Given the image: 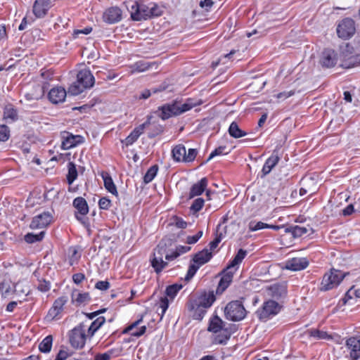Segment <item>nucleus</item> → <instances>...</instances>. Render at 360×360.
Masks as SVG:
<instances>
[{
  "mask_svg": "<svg viewBox=\"0 0 360 360\" xmlns=\"http://www.w3.org/2000/svg\"><path fill=\"white\" fill-rule=\"evenodd\" d=\"M216 300L213 291L204 292L197 298L188 302V310L193 319L201 321L205 316L207 309L210 308Z\"/></svg>",
  "mask_w": 360,
  "mask_h": 360,
  "instance_id": "obj_1",
  "label": "nucleus"
},
{
  "mask_svg": "<svg viewBox=\"0 0 360 360\" xmlns=\"http://www.w3.org/2000/svg\"><path fill=\"white\" fill-rule=\"evenodd\" d=\"M200 104V101L191 98L186 99L184 103L179 101L166 103L158 108V110L160 112L159 116L162 120H165L173 116H178L186 112Z\"/></svg>",
  "mask_w": 360,
  "mask_h": 360,
  "instance_id": "obj_2",
  "label": "nucleus"
},
{
  "mask_svg": "<svg viewBox=\"0 0 360 360\" xmlns=\"http://www.w3.org/2000/svg\"><path fill=\"white\" fill-rule=\"evenodd\" d=\"M161 13L160 8L155 4H145L143 2H136L131 6V17L134 20L139 21L159 16Z\"/></svg>",
  "mask_w": 360,
  "mask_h": 360,
  "instance_id": "obj_3",
  "label": "nucleus"
},
{
  "mask_svg": "<svg viewBox=\"0 0 360 360\" xmlns=\"http://www.w3.org/2000/svg\"><path fill=\"white\" fill-rule=\"evenodd\" d=\"M212 257V252L207 249H203L202 251L196 253L192 259V262L188 266L185 279L188 281L192 278L196 274L199 268L203 264L208 262Z\"/></svg>",
  "mask_w": 360,
  "mask_h": 360,
  "instance_id": "obj_4",
  "label": "nucleus"
},
{
  "mask_svg": "<svg viewBox=\"0 0 360 360\" xmlns=\"http://www.w3.org/2000/svg\"><path fill=\"white\" fill-rule=\"evenodd\" d=\"M89 333H86V326L81 323L69 332V341L71 346L75 349H82L85 345Z\"/></svg>",
  "mask_w": 360,
  "mask_h": 360,
  "instance_id": "obj_5",
  "label": "nucleus"
},
{
  "mask_svg": "<svg viewBox=\"0 0 360 360\" xmlns=\"http://www.w3.org/2000/svg\"><path fill=\"white\" fill-rule=\"evenodd\" d=\"M347 274L348 273L332 269L329 272L324 274L321 283L320 290L327 291L337 287Z\"/></svg>",
  "mask_w": 360,
  "mask_h": 360,
  "instance_id": "obj_6",
  "label": "nucleus"
},
{
  "mask_svg": "<svg viewBox=\"0 0 360 360\" xmlns=\"http://www.w3.org/2000/svg\"><path fill=\"white\" fill-rule=\"evenodd\" d=\"M224 314L228 320L240 321L245 318L247 311L241 301L234 300L226 304L224 309Z\"/></svg>",
  "mask_w": 360,
  "mask_h": 360,
  "instance_id": "obj_7",
  "label": "nucleus"
},
{
  "mask_svg": "<svg viewBox=\"0 0 360 360\" xmlns=\"http://www.w3.org/2000/svg\"><path fill=\"white\" fill-rule=\"evenodd\" d=\"M281 308L278 302L269 300L264 302L262 307L257 309V314L260 320L266 321L278 314Z\"/></svg>",
  "mask_w": 360,
  "mask_h": 360,
  "instance_id": "obj_8",
  "label": "nucleus"
},
{
  "mask_svg": "<svg viewBox=\"0 0 360 360\" xmlns=\"http://www.w3.org/2000/svg\"><path fill=\"white\" fill-rule=\"evenodd\" d=\"M68 302V297L67 296L58 297L53 302V306L49 309L45 319L47 321L60 319L61 318V313L63 310V307Z\"/></svg>",
  "mask_w": 360,
  "mask_h": 360,
  "instance_id": "obj_9",
  "label": "nucleus"
},
{
  "mask_svg": "<svg viewBox=\"0 0 360 360\" xmlns=\"http://www.w3.org/2000/svg\"><path fill=\"white\" fill-rule=\"evenodd\" d=\"M355 32L354 21L352 18L343 19L338 25L337 33L340 38L347 39Z\"/></svg>",
  "mask_w": 360,
  "mask_h": 360,
  "instance_id": "obj_10",
  "label": "nucleus"
},
{
  "mask_svg": "<svg viewBox=\"0 0 360 360\" xmlns=\"http://www.w3.org/2000/svg\"><path fill=\"white\" fill-rule=\"evenodd\" d=\"M53 220V215L50 212H43L34 216L30 224L31 229H41L47 227Z\"/></svg>",
  "mask_w": 360,
  "mask_h": 360,
  "instance_id": "obj_11",
  "label": "nucleus"
},
{
  "mask_svg": "<svg viewBox=\"0 0 360 360\" xmlns=\"http://www.w3.org/2000/svg\"><path fill=\"white\" fill-rule=\"evenodd\" d=\"M345 347L350 360H359L360 359V335L350 337L347 339Z\"/></svg>",
  "mask_w": 360,
  "mask_h": 360,
  "instance_id": "obj_12",
  "label": "nucleus"
},
{
  "mask_svg": "<svg viewBox=\"0 0 360 360\" xmlns=\"http://www.w3.org/2000/svg\"><path fill=\"white\" fill-rule=\"evenodd\" d=\"M72 205L77 210L75 214L76 219L84 224V216L89 212V206L86 200L82 197H77L74 199Z\"/></svg>",
  "mask_w": 360,
  "mask_h": 360,
  "instance_id": "obj_13",
  "label": "nucleus"
},
{
  "mask_svg": "<svg viewBox=\"0 0 360 360\" xmlns=\"http://www.w3.org/2000/svg\"><path fill=\"white\" fill-rule=\"evenodd\" d=\"M62 139L61 148L64 150L72 148L84 142L82 136L73 135L69 132H64Z\"/></svg>",
  "mask_w": 360,
  "mask_h": 360,
  "instance_id": "obj_14",
  "label": "nucleus"
},
{
  "mask_svg": "<svg viewBox=\"0 0 360 360\" xmlns=\"http://www.w3.org/2000/svg\"><path fill=\"white\" fill-rule=\"evenodd\" d=\"M143 316L141 315L138 320L129 324L123 330L122 333H128L136 338H139L143 335L146 331V326H142L139 328L138 327L139 325L143 321Z\"/></svg>",
  "mask_w": 360,
  "mask_h": 360,
  "instance_id": "obj_15",
  "label": "nucleus"
},
{
  "mask_svg": "<svg viewBox=\"0 0 360 360\" xmlns=\"http://www.w3.org/2000/svg\"><path fill=\"white\" fill-rule=\"evenodd\" d=\"M308 265L309 261L305 257H293L285 262V268L293 271L303 270Z\"/></svg>",
  "mask_w": 360,
  "mask_h": 360,
  "instance_id": "obj_16",
  "label": "nucleus"
},
{
  "mask_svg": "<svg viewBox=\"0 0 360 360\" xmlns=\"http://www.w3.org/2000/svg\"><path fill=\"white\" fill-rule=\"evenodd\" d=\"M51 7L50 0H35L33 5V13L37 18H44Z\"/></svg>",
  "mask_w": 360,
  "mask_h": 360,
  "instance_id": "obj_17",
  "label": "nucleus"
},
{
  "mask_svg": "<svg viewBox=\"0 0 360 360\" xmlns=\"http://www.w3.org/2000/svg\"><path fill=\"white\" fill-rule=\"evenodd\" d=\"M103 18L108 24H114L122 20V11L118 7H110L103 13Z\"/></svg>",
  "mask_w": 360,
  "mask_h": 360,
  "instance_id": "obj_18",
  "label": "nucleus"
},
{
  "mask_svg": "<svg viewBox=\"0 0 360 360\" xmlns=\"http://www.w3.org/2000/svg\"><path fill=\"white\" fill-rule=\"evenodd\" d=\"M67 93L65 89L61 86L52 88L48 94L49 100L53 104L63 103L65 100Z\"/></svg>",
  "mask_w": 360,
  "mask_h": 360,
  "instance_id": "obj_19",
  "label": "nucleus"
},
{
  "mask_svg": "<svg viewBox=\"0 0 360 360\" xmlns=\"http://www.w3.org/2000/svg\"><path fill=\"white\" fill-rule=\"evenodd\" d=\"M77 81L85 88L89 89L94 86L95 79L91 71L84 69L77 73Z\"/></svg>",
  "mask_w": 360,
  "mask_h": 360,
  "instance_id": "obj_20",
  "label": "nucleus"
},
{
  "mask_svg": "<svg viewBox=\"0 0 360 360\" xmlns=\"http://www.w3.org/2000/svg\"><path fill=\"white\" fill-rule=\"evenodd\" d=\"M233 276V271L232 269H228V267L223 272L222 276L219 282L217 292L221 293L223 292L230 285L232 281Z\"/></svg>",
  "mask_w": 360,
  "mask_h": 360,
  "instance_id": "obj_21",
  "label": "nucleus"
},
{
  "mask_svg": "<svg viewBox=\"0 0 360 360\" xmlns=\"http://www.w3.org/2000/svg\"><path fill=\"white\" fill-rule=\"evenodd\" d=\"M287 288L285 284L274 283L267 288V294L275 299H280L285 296Z\"/></svg>",
  "mask_w": 360,
  "mask_h": 360,
  "instance_id": "obj_22",
  "label": "nucleus"
},
{
  "mask_svg": "<svg viewBox=\"0 0 360 360\" xmlns=\"http://www.w3.org/2000/svg\"><path fill=\"white\" fill-rule=\"evenodd\" d=\"M45 86L35 85L32 89L25 94V98L28 101H38L43 98L45 94Z\"/></svg>",
  "mask_w": 360,
  "mask_h": 360,
  "instance_id": "obj_23",
  "label": "nucleus"
},
{
  "mask_svg": "<svg viewBox=\"0 0 360 360\" xmlns=\"http://www.w3.org/2000/svg\"><path fill=\"white\" fill-rule=\"evenodd\" d=\"M280 160L281 157L278 155V152L274 150L263 165L262 169L263 176L269 174Z\"/></svg>",
  "mask_w": 360,
  "mask_h": 360,
  "instance_id": "obj_24",
  "label": "nucleus"
},
{
  "mask_svg": "<svg viewBox=\"0 0 360 360\" xmlns=\"http://www.w3.org/2000/svg\"><path fill=\"white\" fill-rule=\"evenodd\" d=\"M145 125V124H142L139 127L134 128V130L129 134V136L124 140H122V143L126 147L132 145L143 133Z\"/></svg>",
  "mask_w": 360,
  "mask_h": 360,
  "instance_id": "obj_25",
  "label": "nucleus"
},
{
  "mask_svg": "<svg viewBox=\"0 0 360 360\" xmlns=\"http://www.w3.org/2000/svg\"><path fill=\"white\" fill-rule=\"evenodd\" d=\"M207 184L208 181L205 177L201 179L196 184H194L191 188L189 197L191 198L201 195L205 191Z\"/></svg>",
  "mask_w": 360,
  "mask_h": 360,
  "instance_id": "obj_26",
  "label": "nucleus"
},
{
  "mask_svg": "<svg viewBox=\"0 0 360 360\" xmlns=\"http://www.w3.org/2000/svg\"><path fill=\"white\" fill-rule=\"evenodd\" d=\"M337 58L335 53L332 50H325L322 53L321 63L323 66L330 68L336 64Z\"/></svg>",
  "mask_w": 360,
  "mask_h": 360,
  "instance_id": "obj_27",
  "label": "nucleus"
},
{
  "mask_svg": "<svg viewBox=\"0 0 360 360\" xmlns=\"http://www.w3.org/2000/svg\"><path fill=\"white\" fill-rule=\"evenodd\" d=\"M103 183L105 188L110 193H112L114 195H117L118 193L117 191V187L115 184L113 182V180L112 177L110 176V174L106 172H103L101 174Z\"/></svg>",
  "mask_w": 360,
  "mask_h": 360,
  "instance_id": "obj_28",
  "label": "nucleus"
},
{
  "mask_svg": "<svg viewBox=\"0 0 360 360\" xmlns=\"http://www.w3.org/2000/svg\"><path fill=\"white\" fill-rule=\"evenodd\" d=\"M172 156L176 162H185L186 147L182 144L175 146L172 150Z\"/></svg>",
  "mask_w": 360,
  "mask_h": 360,
  "instance_id": "obj_29",
  "label": "nucleus"
},
{
  "mask_svg": "<svg viewBox=\"0 0 360 360\" xmlns=\"http://www.w3.org/2000/svg\"><path fill=\"white\" fill-rule=\"evenodd\" d=\"M225 328V322L222 321L218 316H214L210 321V324L208 326V330L214 333H218Z\"/></svg>",
  "mask_w": 360,
  "mask_h": 360,
  "instance_id": "obj_30",
  "label": "nucleus"
},
{
  "mask_svg": "<svg viewBox=\"0 0 360 360\" xmlns=\"http://www.w3.org/2000/svg\"><path fill=\"white\" fill-rule=\"evenodd\" d=\"M216 335L213 340V343L225 345L231 338L232 332L228 328H224Z\"/></svg>",
  "mask_w": 360,
  "mask_h": 360,
  "instance_id": "obj_31",
  "label": "nucleus"
},
{
  "mask_svg": "<svg viewBox=\"0 0 360 360\" xmlns=\"http://www.w3.org/2000/svg\"><path fill=\"white\" fill-rule=\"evenodd\" d=\"M4 119L13 122L18 119L17 109L12 105L8 104L4 109Z\"/></svg>",
  "mask_w": 360,
  "mask_h": 360,
  "instance_id": "obj_32",
  "label": "nucleus"
},
{
  "mask_svg": "<svg viewBox=\"0 0 360 360\" xmlns=\"http://www.w3.org/2000/svg\"><path fill=\"white\" fill-rule=\"evenodd\" d=\"M105 321V319L103 316H99L95 319L88 328L86 327L89 338L94 335L95 333L104 324Z\"/></svg>",
  "mask_w": 360,
  "mask_h": 360,
  "instance_id": "obj_33",
  "label": "nucleus"
},
{
  "mask_svg": "<svg viewBox=\"0 0 360 360\" xmlns=\"http://www.w3.org/2000/svg\"><path fill=\"white\" fill-rule=\"evenodd\" d=\"M151 266L157 274L160 273L162 269L167 265V263L163 261L162 257H157L155 253L153 254V257L150 260Z\"/></svg>",
  "mask_w": 360,
  "mask_h": 360,
  "instance_id": "obj_34",
  "label": "nucleus"
},
{
  "mask_svg": "<svg viewBox=\"0 0 360 360\" xmlns=\"http://www.w3.org/2000/svg\"><path fill=\"white\" fill-rule=\"evenodd\" d=\"M91 300L90 295L88 292H73L72 294V302L77 303V304L80 305L82 304H86L89 302Z\"/></svg>",
  "mask_w": 360,
  "mask_h": 360,
  "instance_id": "obj_35",
  "label": "nucleus"
},
{
  "mask_svg": "<svg viewBox=\"0 0 360 360\" xmlns=\"http://www.w3.org/2000/svg\"><path fill=\"white\" fill-rule=\"evenodd\" d=\"M229 133L231 136L235 139H238L245 136L247 133L240 129L238 124L236 122H231L229 128Z\"/></svg>",
  "mask_w": 360,
  "mask_h": 360,
  "instance_id": "obj_36",
  "label": "nucleus"
},
{
  "mask_svg": "<svg viewBox=\"0 0 360 360\" xmlns=\"http://www.w3.org/2000/svg\"><path fill=\"white\" fill-rule=\"evenodd\" d=\"M308 229L298 225L291 226L285 229V232L290 233L294 238H299L306 234Z\"/></svg>",
  "mask_w": 360,
  "mask_h": 360,
  "instance_id": "obj_37",
  "label": "nucleus"
},
{
  "mask_svg": "<svg viewBox=\"0 0 360 360\" xmlns=\"http://www.w3.org/2000/svg\"><path fill=\"white\" fill-rule=\"evenodd\" d=\"M247 251L243 249H240L233 259L230 262V264L228 265V269H232L236 266H238L240 263L242 262L243 259L247 255Z\"/></svg>",
  "mask_w": 360,
  "mask_h": 360,
  "instance_id": "obj_38",
  "label": "nucleus"
},
{
  "mask_svg": "<svg viewBox=\"0 0 360 360\" xmlns=\"http://www.w3.org/2000/svg\"><path fill=\"white\" fill-rule=\"evenodd\" d=\"M182 288L181 284H173L167 287L165 290V297H167L171 302L173 301L174 298L176 296L177 293Z\"/></svg>",
  "mask_w": 360,
  "mask_h": 360,
  "instance_id": "obj_39",
  "label": "nucleus"
},
{
  "mask_svg": "<svg viewBox=\"0 0 360 360\" xmlns=\"http://www.w3.org/2000/svg\"><path fill=\"white\" fill-rule=\"evenodd\" d=\"M45 233L46 232L44 231H42L37 234L27 233L25 235L24 239L25 241L29 244L34 243L36 242L41 241L44 238Z\"/></svg>",
  "mask_w": 360,
  "mask_h": 360,
  "instance_id": "obj_40",
  "label": "nucleus"
},
{
  "mask_svg": "<svg viewBox=\"0 0 360 360\" xmlns=\"http://www.w3.org/2000/svg\"><path fill=\"white\" fill-rule=\"evenodd\" d=\"M53 337L51 335H47L39 345V349L43 353H49L52 347Z\"/></svg>",
  "mask_w": 360,
  "mask_h": 360,
  "instance_id": "obj_41",
  "label": "nucleus"
},
{
  "mask_svg": "<svg viewBox=\"0 0 360 360\" xmlns=\"http://www.w3.org/2000/svg\"><path fill=\"white\" fill-rule=\"evenodd\" d=\"M68 172L67 174V181L71 185L77 177V170L74 162H70L68 164Z\"/></svg>",
  "mask_w": 360,
  "mask_h": 360,
  "instance_id": "obj_42",
  "label": "nucleus"
},
{
  "mask_svg": "<svg viewBox=\"0 0 360 360\" xmlns=\"http://www.w3.org/2000/svg\"><path fill=\"white\" fill-rule=\"evenodd\" d=\"M309 335L316 340H330L332 335L326 331L319 330L318 329H311L309 330Z\"/></svg>",
  "mask_w": 360,
  "mask_h": 360,
  "instance_id": "obj_43",
  "label": "nucleus"
},
{
  "mask_svg": "<svg viewBox=\"0 0 360 360\" xmlns=\"http://www.w3.org/2000/svg\"><path fill=\"white\" fill-rule=\"evenodd\" d=\"M158 171V166L157 165H154L151 166L146 172L143 176V181L145 184H148L151 182L155 176L157 175Z\"/></svg>",
  "mask_w": 360,
  "mask_h": 360,
  "instance_id": "obj_44",
  "label": "nucleus"
},
{
  "mask_svg": "<svg viewBox=\"0 0 360 360\" xmlns=\"http://www.w3.org/2000/svg\"><path fill=\"white\" fill-rule=\"evenodd\" d=\"M353 295L356 297L360 298V288L353 286L345 294V297L342 299L343 303L346 304L349 302V300L352 299Z\"/></svg>",
  "mask_w": 360,
  "mask_h": 360,
  "instance_id": "obj_45",
  "label": "nucleus"
},
{
  "mask_svg": "<svg viewBox=\"0 0 360 360\" xmlns=\"http://www.w3.org/2000/svg\"><path fill=\"white\" fill-rule=\"evenodd\" d=\"M11 292L12 289L9 281H4L0 283V295L2 297H8Z\"/></svg>",
  "mask_w": 360,
  "mask_h": 360,
  "instance_id": "obj_46",
  "label": "nucleus"
},
{
  "mask_svg": "<svg viewBox=\"0 0 360 360\" xmlns=\"http://www.w3.org/2000/svg\"><path fill=\"white\" fill-rule=\"evenodd\" d=\"M229 153H230V150H227V147L226 146H219L218 148H215L210 154V155L207 160V162L210 161V160H212L213 158H214L216 156L227 155Z\"/></svg>",
  "mask_w": 360,
  "mask_h": 360,
  "instance_id": "obj_47",
  "label": "nucleus"
},
{
  "mask_svg": "<svg viewBox=\"0 0 360 360\" xmlns=\"http://www.w3.org/2000/svg\"><path fill=\"white\" fill-rule=\"evenodd\" d=\"M85 89H86V88L81 85L80 83L78 82V81H76L70 85V86L68 89V92L71 95L77 96L82 93Z\"/></svg>",
  "mask_w": 360,
  "mask_h": 360,
  "instance_id": "obj_48",
  "label": "nucleus"
},
{
  "mask_svg": "<svg viewBox=\"0 0 360 360\" xmlns=\"http://www.w3.org/2000/svg\"><path fill=\"white\" fill-rule=\"evenodd\" d=\"M170 302L171 300H169L167 297H162L160 299L159 308L161 309V312L158 314L160 316V319L163 318L165 312L167 311L169 307Z\"/></svg>",
  "mask_w": 360,
  "mask_h": 360,
  "instance_id": "obj_49",
  "label": "nucleus"
},
{
  "mask_svg": "<svg viewBox=\"0 0 360 360\" xmlns=\"http://www.w3.org/2000/svg\"><path fill=\"white\" fill-rule=\"evenodd\" d=\"M165 87L163 86H160L159 88H152L151 89H145L143 90L140 96H139V98H142V99H147L152 94H156V93H158V92H160L163 90H165Z\"/></svg>",
  "mask_w": 360,
  "mask_h": 360,
  "instance_id": "obj_50",
  "label": "nucleus"
},
{
  "mask_svg": "<svg viewBox=\"0 0 360 360\" xmlns=\"http://www.w3.org/2000/svg\"><path fill=\"white\" fill-rule=\"evenodd\" d=\"M70 356V354L68 352V350L60 349L54 360H82V359H78L75 357L69 359Z\"/></svg>",
  "mask_w": 360,
  "mask_h": 360,
  "instance_id": "obj_51",
  "label": "nucleus"
},
{
  "mask_svg": "<svg viewBox=\"0 0 360 360\" xmlns=\"http://www.w3.org/2000/svg\"><path fill=\"white\" fill-rule=\"evenodd\" d=\"M10 137L9 128L5 124L0 125V141H6Z\"/></svg>",
  "mask_w": 360,
  "mask_h": 360,
  "instance_id": "obj_52",
  "label": "nucleus"
},
{
  "mask_svg": "<svg viewBox=\"0 0 360 360\" xmlns=\"http://www.w3.org/2000/svg\"><path fill=\"white\" fill-rule=\"evenodd\" d=\"M204 200L202 198H198L193 202L191 206V210L193 212H199L204 205Z\"/></svg>",
  "mask_w": 360,
  "mask_h": 360,
  "instance_id": "obj_53",
  "label": "nucleus"
},
{
  "mask_svg": "<svg viewBox=\"0 0 360 360\" xmlns=\"http://www.w3.org/2000/svg\"><path fill=\"white\" fill-rule=\"evenodd\" d=\"M266 227H268V224L264 223L262 221H251L249 224V229L251 231H256L263 229H266Z\"/></svg>",
  "mask_w": 360,
  "mask_h": 360,
  "instance_id": "obj_54",
  "label": "nucleus"
},
{
  "mask_svg": "<svg viewBox=\"0 0 360 360\" xmlns=\"http://www.w3.org/2000/svg\"><path fill=\"white\" fill-rule=\"evenodd\" d=\"M51 283L45 279H39L37 289L43 292H46L51 289Z\"/></svg>",
  "mask_w": 360,
  "mask_h": 360,
  "instance_id": "obj_55",
  "label": "nucleus"
},
{
  "mask_svg": "<svg viewBox=\"0 0 360 360\" xmlns=\"http://www.w3.org/2000/svg\"><path fill=\"white\" fill-rule=\"evenodd\" d=\"M198 151L196 149L189 148L188 152L186 151L185 162H193L195 160Z\"/></svg>",
  "mask_w": 360,
  "mask_h": 360,
  "instance_id": "obj_56",
  "label": "nucleus"
},
{
  "mask_svg": "<svg viewBox=\"0 0 360 360\" xmlns=\"http://www.w3.org/2000/svg\"><path fill=\"white\" fill-rule=\"evenodd\" d=\"M202 234H203L202 231H199L194 236H188L186 238V243L189 245L196 243L199 240V239L202 236Z\"/></svg>",
  "mask_w": 360,
  "mask_h": 360,
  "instance_id": "obj_57",
  "label": "nucleus"
},
{
  "mask_svg": "<svg viewBox=\"0 0 360 360\" xmlns=\"http://www.w3.org/2000/svg\"><path fill=\"white\" fill-rule=\"evenodd\" d=\"M112 354L113 349H110L108 352L103 354H97L95 356L94 360H110Z\"/></svg>",
  "mask_w": 360,
  "mask_h": 360,
  "instance_id": "obj_58",
  "label": "nucleus"
},
{
  "mask_svg": "<svg viewBox=\"0 0 360 360\" xmlns=\"http://www.w3.org/2000/svg\"><path fill=\"white\" fill-rule=\"evenodd\" d=\"M98 206L100 209L107 210L111 206V201L105 197L101 198L98 201Z\"/></svg>",
  "mask_w": 360,
  "mask_h": 360,
  "instance_id": "obj_59",
  "label": "nucleus"
},
{
  "mask_svg": "<svg viewBox=\"0 0 360 360\" xmlns=\"http://www.w3.org/2000/svg\"><path fill=\"white\" fill-rule=\"evenodd\" d=\"M134 67L135 71L141 72H144L146 70H148L149 68V65L143 61H139L134 64Z\"/></svg>",
  "mask_w": 360,
  "mask_h": 360,
  "instance_id": "obj_60",
  "label": "nucleus"
},
{
  "mask_svg": "<svg viewBox=\"0 0 360 360\" xmlns=\"http://www.w3.org/2000/svg\"><path fill=\"white\" fill-rule=\"evenodd\" d=\"M70 250L72 253L69 258V262L70 265H73L79 260L80 256L78 255L77 250L75 248H71Z\"/></svg>",
  "mask_w": 360,
  "mask_h": 360,
  "instance_id": "obj_61",
  "label": "nucleus"
},
{
  "mask_svg": "<svg viewBox=\"0 0 360 360\" xmlns=\"http://www.w3.org/2000/svg\"><path fill=\"white\" fill-rule=\"evenodd\" d=\"M95 288L100 290H106L110 288V283L107 281H100L96 283Z\"/></svg>",
  "mask_w": 360,
  "mask_h": 360,
  "instance_id": "obj_62",
  "label": "nucleus"
},
{
  "mask_svg": "<svg viewBox=\"0 0 360 360\" xmlns=\"http://www.w3.org/2000/svg\"><path fill=\"white\" fill-rule=\"evenodd\" d=\"M295 94V91L294 90H290V91H283V92H281V93H278L276 97L278 98V99H281V100H285L292 96H293Z\"/></svg>",
  "mask_w": 360,
  "mask_h": 360,
  "instance_id": "obj_63",
  "label": "nucleus"
},
{
  "mask_svg": "<svg viewBox=\"0 0 360 360\" xmlns=\"http://www.w3.org/2000/svg\"><path fill=\"white\" fill-rule=\"evenodd\" d=\"M84 279H85V276L84 274H82V273L75 274L72 276V280H73L74 283L76 284L81 283Z\"/></svg>",
  "mask_w": 360,
  "mask_h": 360,
  "instance_id": "obj_64",
  "label": "nucleus"
}]
</instances>
